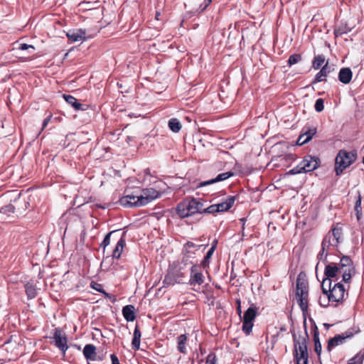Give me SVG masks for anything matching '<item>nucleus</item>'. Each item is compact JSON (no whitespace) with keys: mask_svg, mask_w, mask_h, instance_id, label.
Wrapping results in <instances>:
<instances>
[{"mask_svg":"<svg viewBox=\"0 0 364 364\" xmlns=\"http://www.w3.org/2000/svg\"><path fill=\"white\" fill-rule=\"evenodd\" d=\"M21 193L18 190L7 191L1 197L4 199L10 200L14 204H9L1 208V222L10 223L16 218H18L27 208V203L25 200L20 198Z\"/></svg>","mask_w":364,"mask_h":364,"instance_id":"obj_1","label":"nucleus"},{"mask_svg":"<svg viewBox=\"0 0 364 364\" xmlns=\"http://www.w3.org/2000/svg\"><path fill=\"white\" fill-rule=\"evenodd\" d=\"M304 334L303 336L296 335L294 331H291L293 341H294V355L296 360V364H308V348L307 342L309 339V334L307 332L306 321L304 319Z\"/></svg>","mask_w":364,"mask_h":364,"instance_id":"obj_2","label":"nucleus"},{"mask_svg":"<svg viewBox=\"0 0 364 364\" xmlns=\"http://www.w3.org/2000/svg\"><path fill=\"white\" fill-rule=\"evenodd\" d=\"M203 199L186 198L177 205L176 211L181 218H185L197 213L203 214Z\"/></svg>","mask_w":364,"mask_h":364,"instance_id":"obj_3","label":"nucleus"},{"mask_svg":"<svg viewBox=\"0 0 364 364\" xmlns=\"http://www.w3.org/2000/svg\"><path fill=\"white\" fill-rule=\"evenodd\" d=\"M321 289L323 294L328 298L326 304H322L321 298L319 299V304L323 307H327L329 301L342 303L345 299V296H348V292L341 282H336L333 287L332 284L321 286Z\"/></svg>","mask_w":364,"mask_h":364,"instance_id":"obj_4","label":"nucleus"},{"mask_svg":"<svg viewBox=\"0 0 364 364\" xmlns=\"http://www.w3.org/2000/svg\"><path fill=\"white\" fill-rule=\"evenodd\" d=\"M356 159V151H347L344 149L340 150L335 159L336 175L337 176H341L343 171L353 164Z\"/></svg>","mask_w":364,"mask_h":364,"instance_id":"obj_5","label":"nucleus"},{"mask_svg":"<svg viewBox=\"0 0 364 364\" xmlns=\"http://www.w3.org/2000/svg\"><path fill=\"white\" fill-rule=\"evenodd\" d=\"M295 295L301 310L305 313L309 307V287L307 280L301 277V274H299L296 279Z\"/></svg>","mask_w":364,"mask_h":364,"instance_id":"obj_6","label":"nucleus"},{"mask_svg":"<svg viewBox=\"0 0 364 364\" xmlns=\"http://www.w3.org/2000/svg\"><path fill=\"white\" fill-rule=\"evenodd\" d=\"M337 265L340 269V273L342 274V282L346 284L350 283L352 277L355 274V267L351 258L349 256L343 255Z\"/></svg>","mask_w":364,"mask_h":364,"instance_id":"obj_7","label":"nucleus"},{"mask_svg":"<svg viewBox=\"0 0 364 364\" xmlns=\"http://www.w3.org/2000/svg\"><path fill=\"white\" fill-rule=\"evenodd\" d=\"M50 338L54 340V346L60 350L63 355H65L68 349V339L65 333L59 328H55L54 329L53 336Z\"/></svg>","mask_w":364,"mask_h":364,"instance_id":"obj_8","label":"nucleus"},{"mask_svg":"<svg viewBox=\"0 0 364 364\" xmlns=\"http://www.w3.org/2000/svg\"><path fill=\"white\" fill-rule=\"evenodd\" d=\"M202 266L198 264H193L190 269V279L188 284L191 286L201 285L205 282V276L200 269Z\"/></svg>","mask_w":364,"mask_h":364,"instance_id":"obj_9","label":"nucleus"},{"mask_svg":"<svg viewBox=\"0 0 364 364\" xmlns=\"http://www.w3.org/2000/svg\"><path fill=\"white\" fill-rule=\"evenodd\" d=\"M338 272H340V269L336 262L326 264L324 270L325 277L322 280L321 286L332 284V279L336 277Z\"/></svg>","mask_w":364,"mask_h":364,"instance_id":"obj_10","label":"nucleus"},{"mask_svg":"<svg viewBox=\"0 0 364 364\" xmlns=\"http://www.w3.org/2000/svg\"><path fill=\"white\" fill-rule=\"evenodd\" d=\"M16 53L18 55V58L23 61L31 59V56L34 55L36 48L29 44L19 43L18 47L14 48Z\"/></svg>","mask_w":364,"mask_h":364,"instance_id":"obj_11","label":"nucleus"},{"mask_svg":"<svg viewBox=\"0 0 364 364\" xmlns=\"http://www.w3.org/2000/svg\"><path fill=\"white\" fill-rule=\"evenodd\" d=\"M161 193L154 188H148L143 190V194L139 196V205H146L151 201L159 198Z\"/></svg>","mask_w":364,"mask_h":364,"instance_id":"obj_12","label":"nucleus"},{"mask_svg":"<svg viewBox=\"0 0 364 364\" xmlns=\"http://www.w3.org/2000/svg\"><path fill=\"white\" fill-rule=\"evenodd\" d=\"M305 173L314 171L320 166V159L311 155L305 156L300 162Z\"/></svg>","mask_w":364,"mask_h":364,"instance_id":"obj_13","label":"nucleus"},{"mask_svg":"<svg viewBox=\"0 0 364 364\" xmlns=\"http://www.w3.org/2000/svg\"><path fill=\"white\" fill-rule=\"evenodd\" d=\"M139 196H135L133 194H127L124 196L119 198L118 203L124 208H135L141 207L142 205H139Z\"/></svg>","mask_w":364,"mask_h":364,"instance_id":"obj_14","label":"nucleus"},{"mask_svg":"<svg viewBox=\"0 0 364 364\" xmlns=\"http://www.w3.org/2000/svg\"><path fill=\"white\" fill-rule=\"evenodd\" d=\"M316 134V128L304 127L301 134L297 139V144L304 145L308 143Z\"/></svg>","mask_w":364,"mask_h":364,"instance_id":"obj_15","label":"nucleus"},{"mask_svg":"<svg viewBox=\"0 0 364 364\" xmlns=\"http://www.w3.org/2000/svg\"><path fill=\"white\" fill-rule=\"evenodd\" d=\"M85 29H70L66 33V36L70 42L83 41L86 39Z\"/></svg>","mask_w":364,"mask_h":364,"instance_id":"obj_16","label":"nucleus"},{"mask_svg":"<svg viewBox=\"0 0 364 364\" xmlns=\"http://www.w3.org/2000/svg\"><path fill=\"white\" fill-rule=\"evenodd\" d=\"M234 174H233V173L232 171H228V172L222 173L218 174L214 178H212L210 180H208V181H205L200 182L197 186V187L198 188H200V187H203V186H208V185L213 184L215 183L220 182V181H225V180L229 178L230 177L232 176Z\"/></svg>","mask_w":364,"mask_h":364,"instance_id":"obj_17","label":"nucleus"},{"mask_svg":"<svg viewBox=\"0 0 364 364\" xmlns=\"http://www.w3.org/2000/svg\"><path fill=\"white\" fill-rule=\"evenodd\" d=\"M235 200L236 196H229L223 202L216 204L218 213L229 210L232 207Z\"/></svg>","mask_w":364,"mask_h":364,"instance_id":"obj_18","label":"nucleus"},{"mask_svg":"<svg viewBox=\"0 0 364 364\" xmlns=\"http://www.w3.org/2000/svg\"><path fill=\"white\" fill-rule=\"evenodd\" d=\"M184 267L182 265H175L170 268L168 270L172 273L173 277L176 280L178 284L183 283V278L185 277Z\"/></svg>","mask_w":364,"mask_h":364,"instance_id":"obj_19","label":"nucleus"},{"mask_svg":"<svg viewBox=\"0 0 364 364\" xmlns=\"http://www.w3.org/2000/svg\"><path fill=\"white\" fill-rule=\"evenodd\" d=\"M353 28V26H350L346 22L341 21L335 26L333 33L336 37L341 36L350 32Z\"/></svg>","mask_w":364,"mask_h":364,"instance_id":"obj_20","label":"nucleus"},{"mask_svg":"<svg viewBox=\"0 0 364 364\" xmlns=\"http://www.w3.org/2000/svg\"><path fill=\"white\" fill-rule=\"evenodd\" d=\"M125 235L126 232H124L121 238L117 241L116 246L112 251V256L114 259H119L123 252V249L126 243L124 239Z\"/></svg>","mask_w":364,"mask_h":364,"instance_id":"obj_21","label":"nucleus"},{"mask_svg":"<svg viewBox=\"0 0 364 364\" xmlns=\"http://www.w3.org/2000/svg\"><path fill=\"white\" fill-rule=\"evenodd\" d=\"M345 341H346L345 337H343L341 333L337 334L334 337L331 338L328 341V345H327L326 349L328 352H331L333 348L343 344V343H345Z\"/></svg>","mask_w":364,"mask_h":364,"instance_id":"obj_22","label":"nucleus"},{"mask_svg":"<svg viewBox=\"0 0 364 364\" xmlns=\"http://www.w3.org/2000/svg\"><path fill=\"white\" fill-rule=\"evenodd\" d=\"M122 314L124 319L128 321H134L136 319L135 308L133 305H126L122 308Z\"/></svg>","mask_w":364,"mask_h":364,"instance_id":"obj_23","label":"nucleus"},{"mask_svg":"<svg viewBox=\"0 0 364 364\" xmlns=\"http://www.w3.org/2000/svg\"><path fill=\"white\" fill-rule=\"evenodd\" d=\"M328 61L326 59L325 55L319 54L315 55L312 60L313 68H328Z\"/></svg>","mask_w":364,"mask_h":364,"instance_id":"obj_24","label":"nucleus"},{"mask_svg":"<svg viewBox=\"0 0 364 364\" xmlns=\"http://www.w3.org/2000/svg\"><path fill=\"white\" fill-rule=\"evenodd\" d=\"M96 347L93 344H86L83 348V355L87 360L92 361L97 354Z\"/></svg>","mask_w":364,"mask_h":364,"instance_id":"obj_25","label":"nucleus"},{"mask_svg":"<svg viewBox=\"0 0 364 364\" xmlns=\"http://www.w3.org/2000/svg\"><path fill=\"white\" fill-rule=\"evenodd\" d=\"M314 350L318 358L321 356L322 346L320 342L319 338V332L318 328L316 325H314Z\"/></svg>","mask_w":364,"mask_h":364,"instance_id":"obj_26","label":"nucleus"},{"mask_svg":"<svg viewBox=\"0 0 364 364\" xmlns=\"http://www.w3.org/2000/svg\"><path fill=\"white\" fill-rule=\"evenodd\" d=\"M353 77L351 70H340L338 78L343 84H348L350 82Z\"/></svg>","mask_w":364,"mask_h":364,"instance_id":"obj_27","label":"nucleus"},{"mask_svg":"<svg viewBox=\"0 0 364 364\" xmlns=\"http://www.w3.org/2000/svg\"><path fill=\"white\" fill-rule=\"evenodd\" d=\"M141 337V331H140L138 326H136L134 331V335H133V338H132V348L135 350H137L139 349Z\"/></svg>","mask_w":364,"mask_h":364,"instance_id":"obj_28","label":"nucleus"},{"mask_svg":"<svg viewBox=\"0 0 364 364\" xmlns=\"http://www.w3.org/2000/svg\"><path fill=\"white\" fill-rule=\"evenodd\" d=\"M257 315V308L250 306L245 312L242 321L253 322Z\"/></svg>","mask_w":364,"mask_h":364,"instance_id":"obj_29","label":"nucleus"},{"mask_svg":"<svg viewBox=\"0 0 364 364\" xmlns=\"http://www.w3.org/2000/svg\"><path fill=\"white\" fill-rule=\"evenodd\" d=\"M63 98L69 105L74 107L75 110L83 109L82 105L78 102L77 100L70 95H63Z\"/></svg>","mask_w":364,"mask_h":364,"instance_id":"obj_30","label":"nucleus"},{"mask_svg":"<svg viewBox=\"0 0 364 364\" xmlns=\"http://www.w3.org/2000/svg\"><path fill=\"white\" fill-rule=\"evenodd\" d=\"M187 341V336L186 334L180 335L177 338V348L178 350L181 353H186V343Z\"/></svg>","mask_w":364,"mask_h":364,"instance_id":"obj_31","label":"nucleus"},{"mask_svg":"<svg viewBox=\"0 0 364 364\" xmlns=\"http://www.w3.org/2000/svg\"><path fill=\"white\" fill-rule=\"evenodd\" d=\"M330 72L331 70H320V71L316 75L311 83L315 84L317 82L326 81V77L330 73Z\"/></svg>","mask_w":364,"mask_h":364,"instance_id":"obj_32","label":"nucleus"},{"mask_svg":"<svg viewBox=\"0 0 364 364\" xmlns=\"http://www.w3.org/2000/svg\"><path fill=\"white\" fill-rule=\"evenodd\" d=\"M25 291L28 299H33L37 295V289L35 285L30 283L25 285Z\"/></svg>","mask_w":364,"mask_h":364,"instance_id":"obj_33","label":"nucleus"},{"mask_svg":"<svg viewBox=\"0 0 364 364\" xmlns=\"http://www.w3.org/2000/svg\"><path fill=\"white\" fill-rule=\"evenodd\" d=\"M214 249L213 247H210L208 252H206L205 257H203V260L201 261L200 265L202 266V267L205 269L209 267L210 265V259L212 257L213 253H214Z\"/></svg>","mask_w":364,"mask_h":364,"instance_id":"obj_34","label":"nucleus"},{"mask_svg":"<svg viewBox=\"0 0 364 364\" xmlns=\"http://www.w3.org/2000/svg\"><path fill=\"white\" fill-rule=\"evenodd\" d=\"M364 360V349L360 350L355 356L347 361L348 364H363Z\"/></svg>","mask_w":364,"mask_h":364,"instance_id":"obj_35","label":"nucleus"},{"mask_svg":"<svg viewBox=\"0 0 364 364\" xmlns=\"http://www.w3.org/2000/svg\"><path fill=\"white\" fill-rule=\"evenodd\" d=\"M335 247V244H333L331 241V237L326 235L321 242V250L326 253L329 254L331 247Z\"/></svg>","mask_w":364,"mask_h":364,"instance_id":"obj_36","label":"nucleus"},{"mask_svg":"<svg viewBox=\"0 0 364 364\" xmlns=\"http://www.w3.org/2000/svg\"><path fill=\"white\" fill-rule=\"evenodd\" d=\"M360 329L358 326H354L348 330H346L345 332L342 333L343 337H345V339H350L352 338L354 335L358 334L360 333Z\"/></svg>","mask_w":364,"mask_h":364,"instance_id":"obj_37","label":"nucleus"},{"mask_svg":"<svg viewBox=\"0 0 364 364\" xmlns=\"http://www.w3.org/2000/svg\"><path fill=\"white\" fill-rule=\"evenodd\" d=\"M361 196L360 192H358V196L355 203L354 210L356 213L357 219L359 220L362 215V207H361Z\"/></svg>","mask_w":364,"mask_h":364,"instance_id":"obj_38","label":"nucleus"},{"mask_svg":"<svg viewBox=\"0 0 364 364\" xmlns=\"http://www.w3.org/2000/svg\"><path fill=\"white\" fill-rule=\"evenodd\" d=\"M168 127L172 132L178 133L181 129V124L177 119L173 118L168 121Z\"/></svg>","mask_w":364,"mask_h":364,"instance_id":"obj_39","label":"nucleus"},{"mask_svg":"<svg viewBox=\"0 0 364 364\" xmlns=\"http://www.w3.org/2000/svg\"><path fill=\"white\" fill-rule=\"evenodd\" d=\"M172 274H173L171 273L170 271L168 270L167 274L165 275L163 281L164 287L174 285L175 284L177 283L176 280L175 279Z\"/></svg>","mask_w":364,"mask_h":364,"instance_id":"obj_40","label":"nucleus"},{"mask_svg":"<svg viewBox=\"0 0 364 364\" xmlns=\"http://www.w3.org/2000/svg\"><path fill=\"white\" fill-rule=\"evenodd\" d=\"M332 234L333 240H336L335 247H337V245L341 242L342 228L338 226L335 227L332 230Z\"/></svg>","mask_w":364,"mask_h":364,"instance_id":"obj_41","label":"nucleus"},{"mask_svg":"<svg viewBox=\"0 0 364 364\" xmlns=\"http://www.w3.org/2000/svg\"><path fill=\"white\" fill-rule=\"evenodd\" d=\"M118 230H113L109 232H108L105 236L104 240L100 244V247L103 248L104 250L110 244V237L112 234L115 233Z\"/></svg>","mask_w":364,"mask_h":364,"instance_id":"obj_42","label":"nucleus"},{"mask_svg":"<svg viewBox=\"0 0 364 364\" xmlns=\"http://www.w3.org/2000/svg\"><path fill=\"white\" fill-rule=\"evenodd\" d=\"M202 247H203V250H205L206 248L207 245H196V244L193 243V242L188 241L187 242H186L183 245V248L184 250H191V248H196V249L198 250Z\"/></svg>","mask_w":364,"mask_h":364,"instance_id":"obj_43","label":"nucleus"},{"mask_svg":"<svg viewBox=\"0 0 364 364\" xmlns=\"http://www.w3.org/2000/svg\"><path fill=\"white\" fill-rule=\"evenodd\" d=\"M301 60V56L300 54H293L291 55L287 61L289 66H291Z\"/></svg>","mask_w":364,"mask_h":364,"instance_id":"obj_44","label":"nucleus"},{"mask_svg":"<svg viewBox=\"0 0 364 364\" xmlns=\"http://www.w3.org/2000/svg\"><path fill=\"white\" fill-rule=\"evenodd\" d=\"M253 327V322L249 321H242V329L247 335H249L252 331Z\"/></svg>","mask_w":364,"mask_h":364,"instance_id":"obj_45","label":"nucleus"},{"mask_svg":"<svg viewBox=\"0 0 364 364\" xmlns=\"http://www.w3.org/2000/svg\"><path fill=\"white\" fill-rule=\"evenodd\" d=\"M315 110L317 112H321L324 109V101L322 98H318L316 100L315 105H314Z\"/></svg>","mask_w":364,"mask_h":364,"instance_id":"obj_46","label":"nucleus"},{"mask_svg":"<svg viewBox=\"0 0 364 364\" xmlns=\"http://www.w3.org/2000/svg\"><path fill=\"white\" fill-rule=\"evenodd\" d=\"M216 204L211 205L208 208H203V213L213 214L218 213Z\"/></svg>","mask_w":364,"mask_h":364,"instance_id":"obj_47","label":"nucleus"},{"mask_svg":"<svg viewBox=\"0 0 364 364\" xmlns=\"http://www.w3.org/2000/svg\"><path fill=\"white\" fill-rule=\"evenodd\" d=\"M216 355L213 353H209L206 357L205 364H216Z\"/></svg>","mask_w":364,"mask_h":364,"instance_id":"obj_48","label":"nucleus"},{"mask_svg":"<svg viewBox=\"0 0 364 364\" xmlns=\"http://www.w3.org/2000/svg\"><path fill=\"white\" fill-rule=\"evenodd\" d=\"M328 253H326L325 252H323V250H321L319 253L317 255V259L319 261L323 262L324 264H327V257H328Z\"/></svg>","mask_w":364,"mask_h":364,"instance_id":"obj_49","label":"nucleus"},{"mask_svg":"<svg viewBox=\"0 0 364 364\" xmlns=\"http://www.w3.org/2000/svg\"><path fill=\"white\" fill-rule=\"evenodd\" d=\"M90 287L98 292H103V288L101 284L92 281L90 283Z\"/></svg>","mask_w":364,"mask_h":364,"instance_id":"obj_50","label":"nucleus"},{"mask_svg":"<svg viewBox=\"0 0 364 364\" xmlns=\"http://www.w3.org/2000/svg\"><path fill=\"white\" fill-rule=\"evenodd\" d=\"M193 264L196 263L193 262L192 260L189 259L188 257H186V256L183 255V257L180 265H182L185 268L188 264H191V266H193Z\"/></svg>","mask_w":364,"mask_h":364,"instance_id":"obj_51","label":"nucleus"},{"mask_svg":"<svg viewBox=\"0 0 364 364\" xmlns=\"http://www.w3.org/2000/svg\"><path fill=\"white\" fill-rule=\"evenodd\" d=\"M182 252L183 255L186 256L189 259L195 257L196 252L191 250H184L183 248Z\"/></svg>","mask_w":364,"mask_h":364,"instance_id":"obj_52","label":"nucleus"},{"mask_svg":"<svg viewBox=\"0 0 364 364\" xmlns=\"http://www.w3.org/2000/svg\"><path fill=\"white\" fill-rule=\"evenodd\" d=\"M293 169L294 170L296 174L305 173L304 170H303L301 163H299L296 167L293 168Z\"/></svg>","mask_w":364,"mask_h":364,"instance_id":"obj_53","label":"nucleus"},{"mask_svg":"<svg viewBox=\"0 0 364 364\" xmlns=\"http://www.w3.org/2000/svg\"><path fill=\"white\" fill-rule=\"evenodd\" d=\"M94 358L95 360L92 361H102L105 358V355L103 353H97Z\"/></svg>","mask_w":364,"mask_h":364,"instance_id":"obj_54","label":"nucleus"},{"mask_svg":"<svg viewBox=\"0 0 364 364\" xmlns=\"http://www.w3.org/2000/svg\"><path fill=\"white\" fill-rule=\"evenodd\" d=\"M236 303H237L236 311H237V313L238 314V315L240 316V317L241 318L242 317L241 316L242 310H241V302H240V299H237Z\"/></svg>","mask_w":364,"mask_h":364,"instance_id":"obj_55","label":"nucleus"},{"mask_svg":"<svg viewBox=\"0 0 364 364\" xmlns=\"http://www.w3.org/2000/svg\"><path fill=\"white\" fill-rule=\"evenodd\" d=\"M110 358L112 360V364H120L119 359L115 354H111Z\"/></svg>","mask_w":364,"mask_h":364,"instance_id":"obj_56","label":"nucleus"},{"mask_svg":"<svg viewBox=\"0 0 364 364\" xmlns=\"http://www.w3.org/2000/svg\"><path fill=\"white\" fill-rule=\"evenodd\" d=\"M285 159L287 160H294V155L289 154L284 156Z\"/></svg>","mask_w":364,"mask_h":364,"instance_id":"obj_57","label":"nucleus"},{"mask_svg":"<svg viewBox=\"0 0 364 364\" xmlns=\"http://www.w3.org/2000/svg\"><path fill=\"white\" fill-rule=\"evenodd\" d=\"M103 292H101L105 298H107V299H111L112 298V295L109 293H107L105 289H103L102 291Z\"/></svg>","mask_w":364,"mask_h":364,"instance_id":"obj_58","label":"nucleus"},{"mask_svg":"<svg viewBox=\"0 0 364 364\" xmlns=\"http://www.w3.org/2000/svg\"><path fill=\"white\" fill-rule=\"evenodd\" d=\"M13 132H14V127H11L9 130L5 133V136L11 135Z\"/></svg>","mask_w":364,"mask_h":364,"instance_id":"obj_59","label":"nucleus"},{"mask_svg":"<svg viewBox=\"0 0 364 364\" xmlns=\"http://www.w3.org/2000/svg\"><path fill=\"white\" fill-rule=\"evenodd\" d=\"M50 121V117H47L44 120H43V128H45L46 126L48 124V122Z\"/></svg>","mask_w":364,"mask_h":364,"instance_id":"obj_60","label":"nucleus"},{"mask_svg":"<svg viewBox=\"0 0 364 364\" xmlns=\"http://www.w3.org/2000/svg\"><path fill=\"white\" fill-rule=\"evenodd\" d=\"M217 245H218V240H213V242H212V244H211V247H213L214 251H215V249H216Z\"/></svg>","mask_w":364,"mask_h":364,"instance_id":"obj_61","label":"nucleus"},{"mask_svg":"<svg viewBox=\"0 0 364 364\" xmlns=\"http://www.w3.org/2000/svg\"><path fill=\"white\" fill-rule=\"evenodd\" d=\"M206 4L204 5V6L201 9V11H204L207 7L209 5V4L212 1V0H206Z\"/></svg>","mask_w":364,"mask_h":364,"instance_id":"obj_62","label":"nucleus"},{"mask_svg":"<svg viewBox=\"0 0 364 364\" xmlns=\"http://www.w3.org/2000/svg\"><path fill=\"white\" fill-rule=\"evenodd\" d=\"M287 175H295L296 173L294 171V170L292 168L291 170H289L287 173Z\"/></svg>","mask_w":364,"mask_h":364,"instance_id":"obj_63","label":"nucleus"},{"mask_svg":"<svg viewBox=\"0 0 364 364\" xmlns=\"http://www.w3.org/2000/svg\"><path fill=\"white\" fill-rule=\"evenodd\" d=\"M333 326V324H329V323H323V326L325 327L326 329H329L331 326Z\"/></svg>","mask_w":364,"mask_h":364,"instance_id":"obj_64","label":"nucleus"}]
</instances>
